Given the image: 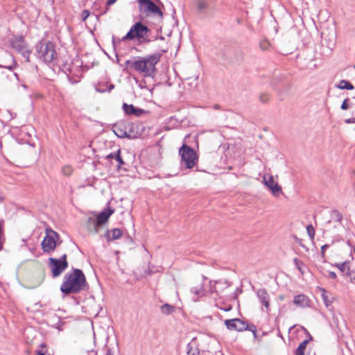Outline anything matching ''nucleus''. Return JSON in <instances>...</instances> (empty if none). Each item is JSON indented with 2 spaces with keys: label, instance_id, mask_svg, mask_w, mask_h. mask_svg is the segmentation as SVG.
<instances>
[{
  "label": "nucleus",
  "instance_id": "obj_32",
  "mask_svg": "<svg viewBox=\"0 0 355 355\" xmlns=\"http://www.w3.org/2000/svg\"><path fill=\"white\" fill-rule=\"evenodd\" d=\"M191 293H193L198 297L202 296L204 295V289H202V286H200L199 288L194 287L191 290Z\"/></svg>",
  "mask_w": 355,
  "mask_h": 355
},
{
  "label": "nucleus",
  "instance_id": "obj_42",
  "mask_svg": "<svg viewBox=\"0 0 355 355\" xmlns=\"http://www.w3.org/2000/svg\"><path fill=\"white\" fill-rule=\"evenodd\" d=\"M90 15V12L88 10H84L81 13L82 21H85Z\"/></svg>",
  "mask_w": 355,
  "mask_h": 355
},
{
  "label": "nucleus",
  "instance_id": "obj_5",
  "mask_svg": "<svg viewBox=\"0 0 355 355\" xmlns=\"http://www.w3.org/2000/svg\"><path fill=\"white\" fill-rule=\"evenodd\" d=\"M137 3L141 14L146 17L151 15L163 18L164 14L160 6L164 7V4L160 0H137Z\"/></svg>",
  "mask_w": 355,
  "mask_h": 355
},
{
  "label": "nucleus",
  "instance_id": "obj_27",
  "mask_svg": "<svg viewBox=\"0 0 355 355\" xmlns=\"http://www.w3.org/2000/svg\"><path fill=\"white\" fill-rule=\"evenodd\" d=\"M162 313L170 315L175 311V307L169 304H165L161 306Z\"/></svg>",
  "mask_w": 355,
  "mask_h": 355
},
{
  "label": "nucleus",
  "instance_id": "obj_40",
  "mask_svg": "<svg viewBox=\"0 0 355 355\" xmlns=\"http://www.w3.org/2000/svg\"><path fill=\"white\" fill-rule=\"evenodd\" d=\"M259 100L263 103H266L269 101L270 100V96L266 94V93H263V94H261L260 96H259Z\"/></svg>",
  "mask_w": 355,
  "mask_h": 355
},
{
  "label": "nucleus",
  "instance_id": "obj_15",
  "mask_svg": "<svg viewBox=\"0 0 355 355\" xmlns=\"http://www.w3.org/2000/svg\"><path fill=\"white\" fill-rule=\"evenodd\" d=\"M114 212V210L110 207H107L104 209L102 211H101L96 217V220H98L99 225H103L107 221L110 216Z\"/></svg>",
  "mask_w": 355,
  "mask_h": 355
},
{
  "label": "nucleus",
  "instance_id": "obj_37",
  "mask_svg": "<svg viewBox=\"0 0 355 355\" xmlns=\"http://www.w3.org/2000/svg\"><path fill=\"white\" fill-rule=\"evenodd\" d=\"M293 263H294L295 267L298 269V270H300L302 273H303L304 272L302 270V266L303 265L302 261H300L297 258H294Z\"/></svg>",
  "mask_w": 355,
  "mask_h": 355
},
{
  "label": "nucleus",
  "instance_id": "obj_30",
  "mask_svg": "<svg viewBox=\"0 0 355 355\" xmlns=\"http://www.w3.org/2000/svg\"><path fill=\"white\" fill-rule=\"evenodd\" d=\"M19 53H21V55L26 59L27 62H30V55L31 53V51L28 48V46Z\"/></svg>",
  "mask_w": 355,
  "mask_h": 355
},
{
  "label": "nucleus",
  "instance_id": "obj_33",
  "mask_svg": "<svg viewBox=\"0 0 355 355\" xmlns=\"http://www.w3.org/2000/svg\"><path fill=\"white\" fill-rule=\"evenodd\" d=\"M270 44L268 40H263L259 42L260 49L263 51H266L269 49Z\"/></svg>",
  "mask_w": 355,
  "mask_h": 355
},
{
  "label": "nucleus",
  "instance_id": "obj_36",
  "mask_svg": "<svg viewBox=\"0 0 355 355\" xmlns=\"http://www.w3.org/2000/svg\"><path fill=\"white\" fill-rule=\"evenodd\" d=\"M320 290L322 291V297L323 299V301L327 306H328L331 302L328 300V297L326 295V291L323 288H320Z\"/></svg>",
  "mask_w": 355,
  "mask_h": 355
},
{
  "label": "nucleus",
  "instance_id": "obj_53",
  "mask_svg": "<svg viewBox=\"0 0 355 355\" xmlns=\"http://www.w3.org/2000/svg\"><path fill=\"white\" fill-rule=\"evenodd\" d=\"M354 98L355 99V97H354Z\"/></svg>",
  "mask_w": 355,
  "mask_h": 355
},
{
  "label": "nucleus",
  "instance_id": "obj_20",
  "mask_svg": "<svg viewBox=\"0 0 355 355\" xmlns=\"http://www.w3.org/2000/svg\"><path fill=\"white\" fill-rule=\"evenodd\" d=\"M106 159H114V160H116L118 163V164H117L118 169H120L122 167V166L125 164V162H123V160L121 156V150L120 149H119L116 152L108 154L106 156Z\"/></svg>",
  "mask_w": 355,
  "mask_h": 355
},
{
  "label": "nucleus",
  "instance_id": "obj_26",
  "mask_svg": "<svg viewBox=\"0 0 355 355\" xmlns=\"http://www.w3.org/2000/svg\"><path fill=\"white\" fill-rule=\"evenodd\" d=\"M340 89H353L354 85L348 80H342L340 81L339 85L337 86Z\"/></svg>",
  "mask_w": 355,
  "mask_h": 355
},
{
  "label": "nucleus",
  "instance_id": "obj_51",
  "mask_svg": "<svg viewBox=\"0 0 355 355\" xmlns=\"http://www.w3.org/2000/svg\"><path fill=\"white\" fill-rule=\"evenodd\" d=\"M196 353L194 354H191V355H200V350L198 352H196Z\"/></svg>",
  "mask_w": 355,
  "mask_h": 355
},
{
  "label": "nucleus",
  "instance_id": "obj_6",
  "mask_svg": "<svg viewBox=\"0 0 355 355\" xmlns=\"http://www.w3.org/2000/svg\"><path fill=\"white\" fill-rule=\"evenodd\" d=\"M181 157V164L185 168H192L198 160V156L196 151L186 144H183L179 149Z\"/></svg>",
  "mask_w": 355,
  "mask_h": 355
},
{
  "label": "nucleus",
  "instance_id": "obj_13",
  "mask_svg": "<svg viewBox=\"0 0 355 355\" xmlns=\"http://www.w3.org/2000/svg\"><path fill=\"white\" fill-rule=\"evenodd\" d=\"M5 58L6 60L2 63H0V68H5L12 71L17 65L14 57L11 54L6 53Z\"/></svg>",
  "mask_w": 355,
  "mask_h": 355
},
{
  "label": "nucleus",
  "instance_id": "obj_45",
  "mask_svg": "<svg viewBox=\"0 0 355 355\" xmlns=\"http://www.w3.org/2000/svg\"><path fill=\"white\" fill-rule=\"evenodd\" d=\"M328 277L329 279H335L337 278V275H336V274L334 272L330 271L329 272Z\"/></svg>",
  "mask_w": 355,
  "mask_h": 355
},
{
  "label": "nucleus",
  "instance_id": "obj_3",
  "mask_svg": "<svg viewBox=\"0 0 355 355\" xmlns=\"http://www.w3.org/2000/svg\"><path fill=\"white\" fill-rule=\"evenodd\" d=\"M148 27L143 24L141 21L136 22L132 26L127 34L121 39L112 37L113 45H115L116 41L118 42L126 40H133L137 39L140 42L149 43L151 40L149 38L148 33H150Z\"/></svg>",
  "mask_w": 355,
  "mask_h": 355
},
{
  "label": "nucleus",
  "instance_id": "obj_19",
  "mask_svg": "<svg viewBox=\"0 0 355 355\" xmlns=\"http://www.w3.org/2000/svg\"><path fill=\"white\" fill-rule=\"evenodd\" d=\"M127 136L125 138L135 139L140 135L138 131V127L133 123L128 122L127 123Z\"/></svg>",
  "mask_w": 355,
  "mask_h": 355
},
{
  "label": "nucleus",
  "instance_id": "obj_24",
  "mask_svg": "<svg viewBox=\"0 0 355 355\" xmlns=\"http://www.w3.org/2000/svg\"><path fill=\"white\" fill-rule=\"evenodd\" d=\"M197 7L200 12H205L211 7V1L207 0H200L198 1Z\"/></svg>",
  "mask_w": 355,
  "mask_h": 355
},
{
  "label": "nucleus",
  "instance_id": "obj_4",
  "mask_svg": "<svg viewBox=\"0 0 355 355\" xmlns=\"http://www.w3.org/2000/svg\"><path fill=\"white\" fill-rule=\"evenodd\" d=\"M35 55L39 60L46 64L53 63L58 58L55 45L49 41L37 42L35 46Z\"/></svg>",
  "mask_w": 355,
  "mask_h": 355
},
{
  "label": "nucleus",
  "instance_id": "obj_10",
  "mask_svg": "<svg viewBox=\"0 0 355 355\" xmlns=\"http://www.w3.org/2000/svg\"><path fill=\"white\" fill-rule=\"evenodd\" d=\"M123 110L124 113L127 115H133L137 117H139L142 116L144 114L147 113L148 112L144 109L139 108L135 107L132 104H128L126 103H123L122 105Z\"/></svg>",
  "mask_w": 355,
  "mask_h": 355
},
{
  "label": "nucleus",
  "instance_id": "obj_8",
  "mask_svg": "<svg viewBox=\"0 0 355 355\" xmlns=\"http://www.w3.org/2000/svg\"><path fill=\"white\" fill-rule=\"evenodd\" d=\"M67 257V254H64L60 259L53 257L49 259V267L53 277L60 276L68 268Z\"/></svg>",
  "mask_w": 355,
  "mask_h": 355
},
{
  "label": "nucleus",
  "instance_id": "obj_49",
  "mask_svg": "<svg viewBox=\"0 0 355 355\" xmlns=\"http://www.w3.org/2000/svg\"><path fill=\"white\" fill-rule=\"evenodd\" d=\"M105 355H112V353L110 349L106 348Z\"/></svg>",
  "mask_w": 355,
  "mask_h": 355
},
{
  "label": "nucleus",
  "instance_id": "obj_2",
  "mask_svg": "<svg viewBox=\"0 0 355 355\" xmlns=\"http://www.w3.org/2000/svg\"><path fill=\"white\" fill-rule=\"evenodd\" d=\"M88 288L86 277L82 270L73 268L64 275L60 291L64 295L77 294Z\"/></svg>",
  "mask_w": 355,
  "mask_h": 355
},
{
  "label": "nucleus",
  "instance_id": "obj_46",
  "mask_svg": "<svg viewBox=\"0 0 355 355\" xmlns=\"http://www.w3.org/2000/svg\"><path fill=\"white\" fill-rule=\"evenodd\" d=\"M345 123H355V117L345 119Z\"/></svg>",
  "mask_w": 355,
  "mask_h": 355
},
{
  "label": "nucleus",
  "instance_id": "obj_39",
  "mask_svg": "<svg viewBox=\"0 0 355 355\" xmlns=\"http://www.w3.org/2000/svg\"><path fill=\"white\" fill-rule=\"evenodd\" d=\"M72 171V168L70 166H65L62 168V173L66 176L71 175Z\"/></svg>",
  "mask_w": 355,
  "mask_h": 355
},
{
  "label": "nucleus",
  "instance_id": "obj_23",
  "mask_svg": "<svg viewBox=\"0 0 355 355\" xmlns=\"http://www.w3.org/2000/svg\"><path fill=\"white\" fill-rule=\"evenodd\" d=\"M332 266L338 268L345 276L350 270L349 261H345L343 263H336L335 264H332Z\"/></svg>",
  "mask_w": 355,
  "mask_h": 355
},
{
  "label": "nucleus",
  "instance_id": "obj_43",
  "mask_svg": "<svg viewBox=\"0 0 355 355\" xmlns=\"http://www.w3.org/2000/svg\"><path fill=\"white\" fill-rule=\"evenodd\" d=\"M247 330L252 331L254 335V337L257 338V327L254 324H248Z\"/></svg>",
  "mask_w": 355,
  "mask_h": 355
},
{
  "label": "nucleus",
  "instance_id": "obj_35",
  "mask_svg": "<svg viewBox=\"0 0 355 355\" xmlns=\"http://www.w3.org/2000/svg\"><path fill=\"white\" fill-rule=\"evenodd\" d=\"M114 87V85L113 84H110L107 88L102 87V85H99L98 87L96 88L97 91L98 92L103 93L105 91L110 92L112 89H113Z\"/></svg>",
  "mask_w": 355,
  "mask_h": 355
},
{
  "label": "nucleus",
  "instance_id": "obj_22",
  "mask_svg": "<svg viewBox=\"0 0 355 355\" xmlns=\"http://www.w3.org/2000/svg\"><path fill=\"white\" fill-rule=\"evenodd\" d=\"M11 46L18 53L19 51H22L24 49H25L28 46L27 44L25 42V41L23 40L22 37H20L19 39L13 40L11 42Z\"/></svg>",
  "mask_w": 355,
  "mask_h": 355
},
{
  "label": "nucleus",
  "instance_id": "obj_14",
  "mask_svg": "<svg viewBox=\"0 0 355 355\" xmlns=\"http://www.w3.org/2000/svg\"><path fill=\"white\" fill-rule=\"evenodd\" d=\"M265 184L270 189L275 196H279L282 192V188L279 184L275 182L272 176H270L268 180L264 179Z\"/></svg>",
  "mask_w": 355,
  "mask_h": 355
},
{
  "label": "nucleus",
  "instance_id": "obj_21",
  "mask_svg": "<svg viewBox=\"0 0 355 355\" xmlns=\"http://www.w3.org/2000/svg\"><path fill=\"white\" fill-rule=\"evenodd\" d=\"M99 226H101V225H99L96 218L89 217L87 219V228L90 232H92L94 234L98 233V227Z\"/></svg>",
  "mask_w": 355,
  "mask_h": 355
},
{
  "label": "nucleus",
  "instance_id": "obj_11",
  "mask_svg": "<svg viewBox=\"0 0 355 355\" xmlns=\"http://www.w3.org/2000/svg\"><path fill=\"white\" fill-rule=\"evenodd\" d=\"M259 302L265 307L266 311H270V295L266 288H259L257 291Z\"/></svg>",
  "mask_w": 355,
  "mask_h": 355
},
{
  "label": "nucleus",
  "instance_id": "obj_44",
  "mask_svg": "<svg viewBox=\"0 0 355 355\" xmlns=\"http://www.w3.org/2000/svg\"><path fill=\"white\" fill-rule=\"evenodd\" d=\"M330 245L324 244L321 247V257L322 259L325 258V250L329 248Z\"/></svg>",
  "mask_w": 355,
  "mask_h": 355
},
{
  "label": "nucleus",
  "instance_id": "obj_18",
  "mask_svg": "<svg viewBox=\"0 0 355 355\" xmlns=\"http://www.w3.org/2000/svg\"><path fill=\"white\" fill-rule=\"evenodd\" d=\"M309 299L304 294H300L295 296L293 300L294 304L300 308L309 306Z\"/></svg>",
  "mask_w": 355,
  "mask_h": 355
},
{
  "label": "nucleus",
  "instance_id": "obj_41",
  "mask_svg": "<svg viewBox=\"0 0 355 355\" xmlns=\"http://www.w3.org/2000/svg\"><path fill=\"white\" fill-rule=\"evenodd\" d=\"M349 98H346L343 101V102L340 106L341 110H346L352 106L351 105L349 104Z\"/></svg>",
  "mask_w": 355,
  "mask_h": 355
},
{
  "label": "nucleus",
  "instance_id": "obj_28",
  "mask_svg": "<svg viewBox=\"0 0 355 355\" xmlns=\"http://www.w3.org/2000/svg\"><path fill=\"white\" fill-rule=\"evenodd\" d=\"M331 218L334 220L341 222L343 214L339 211L334 209L331 212Z\"/></svg>",
  "mask_w": 355,
  "mask_h": 355
},
{
  "label": "nucleus",
  "instance_id": "obj_50",
  "mask_svg": "<svg viewBox=\"0 0 355 355\" xmlns=\"http://www.w3.org/2000/svg\"><path fill=\"white\" fill-rule=\"evenodd\" d=\"M3 200H4V198H3V197L0 196V203H1V202H3Z\"/></svg>",
  "mask_w": 355,
  "mask_h": 355
},
{
  "label": "nucleus",
  "instance_id": "obj_52",
  "mask_svg": "<svg viewBox=\"0 0 355 355\" xmlns=\"http://www.w3.org/2000/svg\"><path fill=\"white\" fill-rule=\"evenodd\" d=\"M352 270H354V272H355V268H353Z\"/></svg>",
  "mask_w": 355,
  "mask_h": 355
},
{
  "label": "nucleus",
  "instance_id": "obj_47",
  "mask_svg": "<svg viewBox=\"0 0 355 355\" xmlns=\"http://www.w3.org/2000/svg\"><path fill=\"white\" fill-rule=\"evenodd\" d=\"M87 355H97V352L95 350L92 349V350L87 351Z\"/></svg>",
  "mask_w": 355,
  "mask_h": 355
},
{
  "label": "nucleus",
  "instance_id": "obj_31",
  "mask_svg": "<svg viewBox=\"0 0 355 355\" xmlns=\"http://www.w3.org/2000/svg\"><path fill=\"white\" fill-rule=\"evenodd\" d=\"M306 232H307V234L309 236L311 240L313 241L314 239V236H315V229H314L313 226L312 225H309L306 227Z\"/></svg>",
  "mask_w": 355,
  "mask_h": 355
},
{
  "label": "nucleus",
  "instance_id": "obj_48",
  "mask_svg": "<svg viewBox=\"0 0 355 355\" xmlns=\"http://www.w3.org/2000/svg\"><path fill=\"white\" fill-rule=\"evenodd\" d=\"M116 0H107V6L112 5V4H114L116 2Z\"/></svg>",
  "mask_w": 355,
  "mask_h": 355
},
{
  "label": "nucleus",
  "instance_id": "obj_38",
  "mask_svg": "<svg viewBox=\"0 0 355 355\" xmlns=\"http://www.w3.org/2000/svg\"><path fill=\"white\" fill-rule=\"evenodd\" d=\"M346 277H349L351 283L355 284V272H354V270L350 268Z\"/></svg>",
  "mask_w": 355,
  "mask_h": 355
},
{
  "label": "nucleus",
  "instance_id": "obj_16",
  "mask_svg": "<svg viewBox=\"0 0 355 355\" xmlns=\"http://www.w3.org/2000/svg\"><path fill=\"white\" fill-rule=\"evenodd\" d=\"M123 235V231L119 228H114L107 230L105 234V237L108 242L120 239Z\"/></svg>",
  "mask_w": 355,
  "mask_h": 355
},
{
  "label": "nucleus",
  "instance_id": "obj_25",
  "mask_svg": "<svg viewBox=\"0 0 355 355\" xmlns=\"http://www.w3.org/2000/svg\"><path fill=\"white\" fill-rule=\"evenodd\" d=\"M309 340L302 341L295 350V355H304V351L306 348Z\"/></svg>",
  "mask_w": 355,
  "mask_h": 355
},
{
  "label": "nucleus",
  "instance_id": "obj_17",
  "mask_svg": "<svg viewBox=\"0 0 355 355\" xmlns=\"http://www.w3.org/2000/svg\"><path fill=\"white\" fill-rule=\"evenodd\" d=\"M230 283L227 280L220 279L214 282V285L211 286V289L212 292L215 293H220L225 288L230 286Z\"/></svg>",
  "mask_w": 355,
  "mask_h": 355
},
{
  "label": "nucleus",
  "instance_id": "obj_54",
  "mask_svg": "<svg viewBox=\"0 0 355 355\" xmlns=\"http://www.w3.org/2000/svg\"><path fill=\"white\" fill-rule=\"evenodd\" d=\"M222 355H225V354H222Z\"/></svg>",
  "mask_w": 355,
  "mask_h": 355
},
{
  "label": "nucleus",
  "instance_id": "obj_12",
  "mask_svg": "<svg viewBox=\"0 0 355 355\" xmlns=\"http://www.w3.org/2000/svg\"><path fill=\"white\" fill-rule=\"evenodd\" d=\"M127 123L124 121H119L114 124L112 129L114 134L120 138H125L127 136Z\"/></svg>",
  "mask_w": 355,
  "mask_h": 355
},
{
  "label": "nucleus",
  "instance_id": "obj_34",
  "mask_svg": "<svg viewBox=\"0 0 355 355\" xmlns=\"http://www.w3.org/2000/svg\"><path fill=\"white\" fill-rule=\"evenodd\" d=\"M40 349H37L35 353L36 355H45L46 354V345L45 343H42L40 345Z\"/></svg>",
  "mask_w": 355,
  "mask_h": 355
},
{
  "label": "nucleus",
  "instance_id": "obj_9",
  "mask_svg": "<svg viewBox=\"0 0 355 355\" xmlns=\"http://www.w3.org/2000/svg\"><path fill=\"white\" fill-rule=\"evenodd\" d=\"M225 324L229 330H235L237 331H243L247 330L248 324L239 318L225 320Z\"/></svg>",
  "mask_w": 355,
  "mask_h": 355
},
{
  "label": "nucleus",
  "instance_id": "obj_29",
  "mask_svg": "<svg viewBox=\"0 0 355 355\" xmlns=\"http://www.w3.org/2000/svg\"><path fill=\"white\" fill-rule=\"evenodd\" d=\"M199 349L198 347H193V345L191 343H189L187 345V354L191 355L194 354L198 352Z\"/></svg>",
  "mask_w": 355,
  "mask_h": 355
},
{
  "label": "nucleus",
  "instance_id": "obj_7",
  "mask_svg": "<svg viewBox=\"0 0 355 355\" xmlns=\"http://www.w3.org/2000/svg\"><path fill=\"white\" fill-rule=\"evenodd\" d=\"M45 232L46 236L42 241L41 245L44 252L50 253L55 250L57 244L61 243V241L59 242L60 235L50 227L46 228Z\"/></svg>",
  "mask_w": 355,
  "mask_h": 355
},
{
  "label": "nucleus",
  "instance_id": "obj_1",
  "mask_svg": "<svg viewBox=\"0 0 355 355\" xmlns=\"http://www.w3.org/2000/svg\"><path fill=\"white\" fill-rule=\"evenodd\" d=\"M162 55L154 53L144 57H133L125 62L128 70L135 71L144 78H153L157 73L156 64L159 62Z\"/></svg>",
  "mask_w": 355,
  "mask_h": 355
}]
</instances>
